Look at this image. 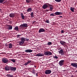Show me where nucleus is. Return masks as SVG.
I'll list each match as a JSON object with an SVG mask.
<instances>
[{
	"instance_id": "obj_29",
	"label": "nucleus",
	"mask_w": 77,
	"mask_h": 77,
	"mask_svg": "<svg viewBox=\"0 0 77 77\" xmlns=\"http://www.w3.org/2000/svg\"><path fill=\"white\" fill-rule=\"evenodd\" d=\"M6 0H0V3H3V2H4Z\"/></svg>"
},
{
	"instance_id": "obj_42",
	"label": "nucleus",
	"mask_w": 77,
	"mask_h": 77,
	"mask_svg": "<svg viewBox=\"0 0 77 77\" xmlns=\"http://www.w3.org/2000/svg\"><path fill=\"white\" fill-rule=\"evenodd\" d=\"M36 75L37 77H38V73H36Z\"/></svg>"
},
{
	"instance_id": "obj_33",
	"label": "nucleus",
	"mask_w": 77,
	"mask_h": 77,
	"mask_svg": "<svg viewBox=\"0 0 77 77\" xmlns=\"http://www.w3.org/2000/svg\"><path fill=\"white\" fill-rule=\"evenodd\" d=\"M55 1L56 2H60L61 1V0H55Z\"/></svg>"
},
{
	"instance_id": "obj_26",
	"label": "nucleus",
	"mask_w": 77,
	"mask_h": 77,
	"mask_svg": "<svg viewBox=\"0 0 77 77\" xmlns=\"http://www.w3.org/2000/svg\"><path fill=\"white\" fill-rule=\"evenodd\" d=\"M26 2L27 3H31V2L32 0H26Z\"/></svg>"
},
{
	"instance_id": "obj_4",
	"label": "nucleus",
	"mask_w": 77,
	"mask_h": 77,
	"mask_svg": "<svg viewBox=\"0 0 77 77\" xmlns=\"http://www.w3.org/2000/svg\"><path fill=\"white\" fill-rule=\"evenodd\" d=\"M2 61L3 63H8V62H9L8 59L6 58H3L2 60Z\"/></svg>"
},
{
	"instance_id": "obj_44",
	"label": "nucleus",
	"mask_w": 77,
	"mask_h": 77,
	"mask_svg": "<svg viewBox=\"0 0 77 77\" xmlns=\"http://www.w3.org/2000/svg\"><path fill=\"white\" fill-rule=\"evenodd\" d=\"M60 18H62V16H60Z\"/></svg>"
},
{
	"instance_id": "obj_41",
	"label": "nucleus",
	"mask_w": 77,
	"mask_h": 77,
	"mask_svg": "<svg viewBox=\"0 0 77 77\" xmlns=\"http://www.w3.org/2000/svg\"><path fill=\"white\" fill-rule=\"evenodd\" d=\"M19 37H20V35H17V38H19Z\"/></svg>"
},
{
	"instance_id": "obj_35",
	"label": "nucleus",
	"mask_w": 77,
	"mask_h": 77,
	"mask_svg": "<svg viewBox=\"0 0 77 77\" xmlns=\"http://www.w3.org/2000/svg\"><path fill=\"white\" fill-rule=\"evenodd\" d=\"M46 23H50V21L48 20H47L45 21Z\"/></svg>"
},
{
	"instance_id": "obj_6",
	"label": "nucleus",
	"mask_w": 77,
	"mask_h": 77,
	"mask_svg": "<svg viewBox=\"0 0 77 77\" xmlns=\"http://www.w3.org/2000/svg\"><path fill=\"white\" fill-rule=\"evenodd\" d=\"M59 64L60 66H63V65H64V60H60L59 62Z\"/></svg>"
},
{
	"instance_id": "obj_43",
	"label": "nucleus",
	"mask_w": 77,
	"mask_h": 77,
	"mask_svg": "<svg viewBox=\"0 0 77 77\" xmlns=\"http://www.w3.org/2000/svg\"><path fill=\"white\" fill-rule=\"evenodd\" d=\"M34 67H35V68H36V66L35 65H34Z\"/></svg>"
},
{
	"instance_id": "obj_14",
	"label": "nucleus",
	"mask_w": 77,
	"mask_h": 77,
	"mask_svg": "<svg viewBox=\"0 0 77 77\" xmlns=\"http://www.w3.org/2000/svg\"><path fill=\"white\" fill-rule=\"evenodd\" d=\"M54 14L56 15H60L62 14V13L57 11L54 13Z\"/></svg>"
},
{
	"instance_id": "obj_21",
	"label": "nucleus",
	"mask_w": 77,
	"mask_h": 77,
	"mask_svg": "<svg viewBox=\"0 0 77 77\" xmlns=\"http://www.w3.org/2000/svg\"><path fill=\"white\" fill-rule=\"evenodd\" d=\"M20 16H21V18L22 19H24L25 18V17L24 16V14H23V13H21L20 14Z\"/></svg>"
},
{
	"instance_id": "obj_11",
	"label": "nucleus",
	"mask_w": 77,
	"mask_h": 77,
	"mask_svg": "<svg viewBox=\"0 0 77 77\" xmlns=\"http://www.w3.org/2000/svg\"><path fill=\"white\" fill-rule=\"evenodd\" d=\"M9 16L11 18H14L15 17V13H11L10 14Z\"/></svg>"
},
{
	"instance_id": "obj_27",
	"label": "nucleus",
	"mask_w": 77,
	"mask_h": 77,
	"mask_svg": "<svg viewBox=\"0 0 77 77\" xmlns=\"http://www.w3.org/2000/svg\"><path fill=\"white\" fill-rule=\"evenodd\" d=\"M7 76L8 77H14V76L12 75H10L8 74L7 75Z\"/></svg>"
},
{
	"instance_id": "obj_37",
	"label": "nucleus",
	"mask_w": 77,
	"mask_h": 77,
	"mask_svg": "<svg viewBox=\"0 0 77 77\" xmlns=\"http://www.w3.org/2000/svg\"><path fill=\"white\" fill-rule=\"evenodd\" d=\"M27 63H28V64H29V63H31V61L29 60H28L27 62Z\"/></svg>"
},
{
	"instance_id": "obj_2",
	"label": "nucleus",
	"mask_w": 77,
	"mask_h": 77,
	"mask_svg": "<svg viewBox=\"0 0 77 77\" xmlns=\"http://www.w3.org/2000/svg\"><path fill=\"white\" fill-rule=\"evenodd\" d=\"M27 27H28L27 24L25 23H23L19 26V29L20 30H21V29H23L24 28H27Z\"/></svg>"
},
{
	"instance_id": "obj_24",
	"label": "nucleus",
	"mask_w": 77,
	"mask_h": 77,
	"mask_svg": "<svg viewBox=\"0 0 77 77\" xmlns=\"http://www.w3.org/2000/svg\"><path fill=\"white\" fill-rule=\"evenodd\" d=\"M8 46L9 48H12V44L11 43H10L8 45Z\"/></svg>"
},
{
	"instance_id": "obj_13",
	"label": "nucleus",
	"mask_w": 77,
	"mask_h": 77,
	"mask_svg": "<svg viewBox=\"0 0 77 77\" xmlns=\"http://www.w3.org/2000/svg\"><path fill=\"white\" fill-rule=\"evenodd\" d=\"M5 69V71H9L10 70V66H8L6 65L4 68Z\"/></svg>"
},
{
	"instance_id": "obj_8",
	"label": "nucleus",
	"mask_w": 77,
	"mask_h": 77,
	"mask_svg": "<svg viewBox=\"0 0 77 77\" xmlns=\"http://www.w3.org/2000/svg\"><path fill=\"white\" fill-rule=\"evenodd\" d=\"M59 54H60L61 56H63L64 55V53L63 52V49H61L59 52Z\"/></svg>"
},
{
	"instance_id": "obj_22",
	"label": "nucleus",
	"mask_w": 77,
	"mask_h": 77,
	"mask_svg": "<svg viewBox=\"0 0 77 77\" xmlns=\"http://www.w3.org/2000/svg\"><path fill=\"white\" fill-rule=\"evenodd\" d=\"M49 7H50L49 8V10H50L51 11H52V10L53 9V6L51 5V6H49Z\"/></svg>"
},
{
	"instance_id": "obj_45",
	"label": "nucleus",
	"mask_w": 77,
	"mask_h": 77,
	"mask_svg": "<svg viewBox=\"0 0 77 77\" xmlns=\"http://www.w3.org/2000/svg\"><path fill=\"white\" fill-rule=\"evenodd\" d=\"M0 11H1V8H0Z\"/></svg>"
},
{
	"instance_id": "obj_12",
	"label": "nucleus",
	"mask_w": 77,
	"mask_h": 77,
	"mask_svg": "<svg viewBox=\"0 0 77 77\" xmlns=\"http://www.w3.org/2000/svg\"><path fill=\"white\" fill-rule=\"evenodd\" d=\"M71 65L73 66V67H75V68H77V63H71Z\"/></svg>"
},
{
	"instance_id": "obj_30",
	"label": "nucleus",
	"mask_w": 77,
	"mask_h": 77,
	"mask_svg": "<svg viewBox=\"0 0 77 77\" xmlns=\"http://www.w3.org/2000/svg\"><path fill=\"white\" fill-rule=\"evenodd\" d=\"M11 61H12V62H13L14 63H15V62H16V61L14 59H12L11 60Z\"/></svg>"
},
{
	"instance_id": "obj_38",
	"label": "nucleus",
	"mask_w": 77,
	"mask_h": 77,
	"mask_svg": "<svg viewBox=\"0 0 77 77\" xmlns=\"http://www.w3.org/2000/svg\"><path fill=\"white\" fill-rule=\"evenodd\" d=\"M61 32L62 33H64V31H63V30H61Z\"/></svg>"
},
{
	"instance_id": "obj_17",
	"label": "nucleus",
	"mask_w": 77,
	"mask_h": 77,
	"mask_svg": "<svg viewBox=\"0 0 77 77\" xmlns=\"http://www.w3.org/2000/svg\"><path fill=\"white\" fill-rule=\"evenodd\" d=\"M24 43V42L23 41H21V40L19 42V45H20L21 46H23V44Z\"/></svg>"
},
{
	"instance_id": "obj_15",
	"label": "nucleus",
	"mask_w": 77,
	"mask_h": 77,
	"mask_svg": "<svg viewBox=\"0 0 77 77\" xmlns=\"http://www.w3.org/2000/svg\"><path fill=\"white\" fill-rule=\"evenodd\" d=\"M33 50L31 49H27L25 51V52L26 53H32L33 52Z\"/></svg>"
},
{
	"instance_id": "obj_16",
	"label": "nucleus",
	"mask_w": 77,
	"mask_h": 77,
	"mask_svg": "<svg viewBox=\"0 0 77 77\" xmlns=\"http://www.w3.org/2000/svg\"><path fill=\"white\" fill-rule=\"evenodd\" d=\"M7 29L8 30H12V26L11 25H8Z\"/></svg>"
},
{
	"instance_id": "obj_39",
	"label": "nucleus",
	"mask_w": 77,
	"mask_h": 77,
	"mask_svg": "<svg viewBox=\"0 0 77 77\" xmlns=\"http://www.w3.org/2000/svg\"><path fill=\"white\" fill-rule=\"evenodd\" d=\"M28 64V63H27V62L26 63H25L24 64V65L26 66V65H27Z\"/></svg>"
},
{
	"instance_id": "obj_36",
	"label": "nucleus",
	"mask_w": 77,
	"mask_h": 77,
	"mask_svg": "<svg viewBox=\"0 0 77 77\" xmlns=\"http://www.w3.org/2000/svg\"><path fill=\"white\" fill-rule=\"evenodd\" d=\"M50 16H54V13H51L50 14Z\"/></svg>"
},
{
	"instance_id": "obj_28",
	"label": "nucleus",
	"mask_w": 77,
	"mask_h": 77,
	"mask_svg": "<svg viewBox=\"0 0 77 77\" xmlns=\"http://www.w3.org/2000/svg\"><path fill=\"white\" fill-rule=\"evenodd\" d=\"M16 67H13V68L12 69V71H16Z\"/></svg>"
},
{
	"instance_id": "obj_34",
	"label": "nucleus",
	"mask_w": 77,
	"mask_h": 77,
	"mask_svg": "<svg viewBox=\"0 0 77 77\" xmlns=\"http://www.w3.org/2000/svg\"><path fill=\"white\" fill-rule=\"evenodd\" d=\"M48 45H51V42H48Z\"/></svg>"
},
{
	"instance_id": "obj_40",
	"label": "nucleus",
	"mask_w": 77,
	"mask_h": 77,
	"mask_svg": "<svg viewBox=\"0 0 77 77\" xmlns=\"http://www.w3.org/2000/svg\"><path fill=\"white\" fill-rule=\"evenodd\" d=\"M26 41H29V38H26Z\"/></svg>"
},
{
	"instance_id": "obj_10",
	"label": "nucleus",
	"mask_w": 77,
	"mask_h": 77,
	"mask_svg": "<svg viewBox=\"0 0 77 77\" xmlns=\"http://www.w3.org/2000/svg\"><path fill=\"white\" fill-rule=\"evenodd\" d=\"M51 72V71L50 70H46L45 72V74H50Z\"/></svg>"
},
{
	"instance_id": "obj_32",
	"label": "nucleus",
	"mask_w": 77,
	"mask_h": 77,
	"mask_svg": "<svg viewBox=\"0 0 77 77\" xmlns=\"http://www.w3.org/2000/svg\"><path fill=\"white\" fill-rule=\"evenodd\" d=\"M13 68V67L11 66H10V70L11 71H12V68Z\"/></svg>"
},
{
	"instance_id": "obj_19",
	"label": "nucleus",
	"mask_w": 77,
	"mask_h": 77,
	"mask_svg": "<svg viewBox=\"0 0 77 77\" xmlns=\"http://www.w3.org/2000/svg\"><path fill=\"white\" fill-rule=\"evenodd\" d=\"M70 9V11H71L72 12H74V9H75V8L71 7Z\"/></svg>"
},
{
	"instance_id": "obj_23",
	"label": "nucleus",
	"mask_w": 77,
	"mask_h": 77,
	"mask_svg": "<svg viewBox=\"0 0 77 77\" xmlns=\"http://www.w3.org/2000/svg\"><path fill=\"white\" fill-rule=\"evenodd\" d=\"M34 14H35L33 13V12H32L31 13L30 15L32 18H33V17H34Z\"/></svg>"
},
{
	"instance_id": "obj_9",
	"label": "nucleus",
	"mask_w": 77,
	"mask_h": 77,
	"mask_svg": "<svg viewBox=\"0 0 77 77\" xmlns=\"http://www.w3.org/2000/svg\"><path fill=\"white\" fill-rule=\"evenodd\" d=\"M45 32V30L44 28H41L39 29L38 32L39 33H42L43 32Z\"/></svg>"
},
{
	"instance_id": "obj_1",
	"label": "nucleus",
	"mask_w": 77,
	"mask_h": 77,
	"mask_svg": "<svg viewBox=\"0 0 77 77\" xmlns=\"http://www.w3.org/2000/svg\"><path fill=\"white\" fill-rule=\"evenodd\" d=\"M50 56L52 55V53L50 51H45L44 52V54L41 53H38L36 55V56Z\"/></svg>"
},
{
	"instance_id": "obj_7",
	"label": "nucleus",
	"mask_w": 77,
	"mask_h": 77,
	"mask_svg": "<svg viewBox=\"0 0 77 77\" xmlns=\"http://www.w3.org/2000/svg\"><path fill=\"white\" fill-rule=\"evenodd\" d=\"M30 72L32 74H35V70L34 69V68H29Z\"/></svg>"
},
{
	"instance_id": "obj_20",
	"label": "nucleus",
	"mask_w": 77,
	"mask_h": 77,
	"mask_svg": "<svg viewBox=\"0 0 77 77\" xmlns=\"http://www.w3.org/2000/svg\"><path fill=\"white\" fill-rule=\"evenodd\" d=\"M20 40L21 41H23L24 42L26 41V38H21Z\"/></svg>"
},
{
	"instance_id": "obj_25",
	"label": "nucleus",
	"mask_w": 77,
	"mask_h": 77,
	"mask_svg": "<svg viewBox=\"0 0 77 77\" xmlns=\"http://www.w3.org/2000/svg\"><path fill=\"white\" fill-rule=\"evenodd\" d=\"M14 30H16L17 31H18L19 30V28H18V27L17 26H16V27L14 28Z\"/></svg>"
},
{
	"instance_id": "obj_31",
	"label": "nucleus",
	"mask_w": 77,
	"mask_h": 77,
	"mask_svg": "<svg viewBox=\"0 0 77 77\" xmlns=\"http://www.w3.org/2000/svg\"><path fill=\"white\" fill-rule=\"evenodd\" d=\"M53 58L57 59H58V57H57L56 55H55L53 57Z\"/></svg>"
},
{
	"instance_id": "obj_18",
	"label": "nucleus",
	"mask_w": 77,
	"mask_h": 77,
	"mask_svg": "<svg viewBox=\"0 0 77 77\" xmlns=\"http://www.w3.org/2000/svg\"><path fill=\"white\" fill-rule=\"evenodd\" d=\"M32 11V8L31 7H30L27 9V12H31Z\"/></svg>"
},
{
	"instance_id": "obj_3",
	"label": "nucleus",
	"mask_w": 77,
	"mask_h": 77,
	"mask_svg": "<svg viewBox=\"0 0 77 77\" xmlns=\"http://www.w3.org/2000/svg\"><path fill=\"white\" fill-rule=\"evenodd\" d=\"M49 6H51V5L48 3H46L43 5L42 8L44 9H47Z\"/></svg>"
},
{
	"instance_id": "obj_5",
	"label": "nucleus",
	"mask_w": 77,
	"mask_h": 77,
	"mask_svg": "<svg viewBox=\"0 0 77 77\" xmlns=\"http://www.w3.org/2000/svg\"><path fill=\"white\" fill-rule=\"evenodd\" d=\"M60 43L61 45H63V46H65V47H66V42L65 41L61 40L60 41Z\"/></svg>"
}]
</instances>
